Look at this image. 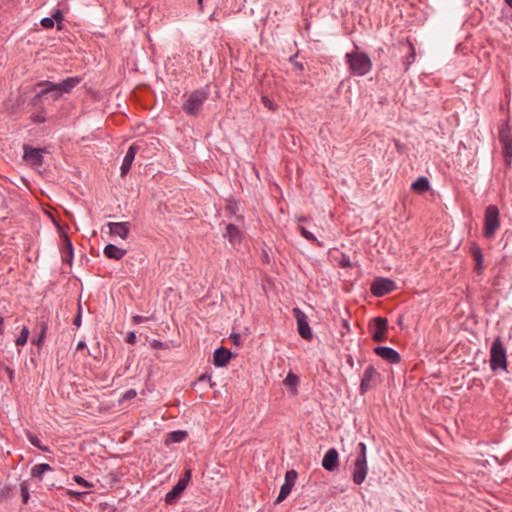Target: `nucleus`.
Wrapping results in <instances>:
<instances>
[{"instance_id": "1", "label": "nucleus", "mask_w": 512, "mask_h": 512, "mask_svg": "<svg viewBox=\"0 0 512 512\" xmlns=\"http://www.w3.org/2000/svg\"><path fill=\"white\" fill-rule=\"evenodd\" d=\"M345 61L348 71L352 76L362 77L372 70V61L365 52H360L357 44L354 43V50L346 53Z\"/></svg>"}, {"instance_id": "2", "label": "nucleus", "mask_w": 512, "mask_h": 512, "mask_svg": "<svg viewBox=\"0 0 512 512\" xmlns=\"http://www.w3.org/2000/svg\"><path fill=\"white\" fill-rule=\"evenodd\" d=\"M209 97V91L200 88L191 92L182 104V110L188 116L197 117L202 111L203 105Z\"/></svg>"}, {"instance_id": "3", "label": "nucleus", "mask_w": 512, "mask_h": 512, "mask_svg": "<svg viewBox=\"0 0 512 512\" xmlns=\"http://www.w3.org/2000/svg\"><path fill=\"white\" fill-rule=\"evenodd\" d=\"M358 455L356 456L353 463V474L352 479L353 482L357 485L362 484L368 473V464H367V447L366 444L360 442L358 444Z\"/></svg>"}, {"instance_id": "4", "label": "nucleus", "mask_w": 512, "mask_h": 512, "mask_svg": "<svg viewBox=\"0 0 512 512\" xmlns=\"http://www.w3.org/2000/svg\"><path fill=\"white\" fill-rule=\"evenodd\" d=\"M490 368L496 372L498 370H506L507 368V354L506 349L500 337H497L490 349Z\"/></svg>"}, {"instance_id": "5", "label": "nucleus", "mask_w": 512, "mask_h": 512, "mask_svg": "<svg viewBox=\"0 0 512 512\" xmlns=\"http://www.w3.org/2000/svg\"><path fill=\"white\" fill-rule=\"evenodd\" d=\"M499 209L495 205H489L485 209L483 235L487 239L495 236L500 227Z\"/></svg>"}, {"instance_id": "6", "label": "nucleus", "mask_w": 512, "mask_h": 512, "mask_svg": "<svg viewBox=\"0 0 512 512\" xmlns=\"http://www.w3.org/2000/svg\"><path fill=\"white\" fill-rule=\"evenodd\" d=\"M499 141L502 145V153L506 165L512 161V133L508 124H503L499 129Z\"/></svg>"}, {"instance_id": "7", "label": "nucleus", "mask_w": 512, "mask_h": 512, "mask_svg": "<svg viewBox=\"0 0 512 512\" xmlns=\"http://www.w3.org/2000/svg\"><path fill=\"white\" fill-rule=\"evenodd\" d=\"M396 289V283L388 278L378 277L371 283L370 291L375 297H383Z\"/></svg>"}, {"instance_id": "8", "label": "nucleus", "mask_w": 512, "mask_h": 512, "mask_svg": "<svg viewBox=\"0 0 512 512\" xmlns=\"http://www.w3.org/2000/svg\"><path fill=\"white\" fill-rule=\"evenodd\" d=\"M388 321L384 317H376L371 327V337L375 342L385 341L387 338Z\"/></svg>"}, {"instance_id": "9", "label": "nucleus", "mask_w": 512, "mask_h": 512, "mask_svg": "<svg viewBox=\"0 0 512 512\" xmlns=\"http://www.w3.org/2000/svg\"><path fill=\"white\" fill-rule=\"evenodd\" d=\"M379 373L373 365H368L363 373L360 383V393L363 395L368 390L376 386Z\"/></svg>"}, {"instance_id": "10", "label": "nucleus", "mask_w": 512, "mask_h": 512, "mask_svg": "<svg viewBox=\"0 0 512 512\" xmlns=\"http://www.w3.org/2000/svg\"><path fill=\"white\" fill-rule=\"evenodd\" d=\"M297 479V472L295 470H288L285 474V481L280 488L278 497L275 500V504H279L284 501L291 493L293 486Z\"/></svg>"}, {"instance_id": "11", "label": "nucleus", "mask_w": 512, "mask_h": 512, "mask_svg": "<svg viewBox=\"0 0 512 512\" xmlns=\"http://www.w3.org/2000/svg\"><path fill=\"white\" fill-rule=\"evenodd\" d=\"M293 312L297 321V330L299 335L305 340H311L313 335L307 321V316L299 308H294Z\"/></svg>"}, {"instance_id": "12", "label": "nucleus", "mask_w": 512, "mask_h": 512, "mask_svg": "<svg viewBox=\"0 0 512 512\" xmlns=\"http://www.w3.org/2000/svg\"><path fill=\"white\" fill-rule=\"evenodd\" d=\"M24 155L23 159L30 166H41L43 164V153L46 149L33 148L27 144L23 146Z\"/></svg>"}, {"instance_id": "13", "label": "nucleus", "mask_w": 512, "mask_h": 512, "mask_svg": "<svg viewBox=\"0 0 512 512\" xmlns=\"http://www.w3.org/2000/svg\"><path fill=\"white\" fill-rule=\"evenodd\" d=\"M374 353L383 360L391 364H398L401 361L400 354L391 347L378 346L374 348Z\"/></svg>"}, {"instance_id": "14", "label": "nucleus", "mask_w": 512, "mask_h": 512, "mask_svg": "<svg viewBox=\"0 0 512 512\" xmlns=\"http://www.w3.org/2000/svg\"><path fill=\"white\" fill-rule=\"evenodd\" d=\"M469 253L475 262L474 271L479 275L482 274L484 270V256L481 247L476 242H471L469 246Z\"/></svg>"}, {"instance_id": "15", "label": "nucleus", "mask_w": 512, "mask_h": 512, "mask_svg": "<svg viewBox=\"0 0 512 512\" xmlns=\"http://www.w3.org/2000/svg\"><path fill=\"white\" fill-rule=\"evenodd\" d=\"M339 466V454L335 448H330L324 454L322 467L329 472L335 471Z\"/></svg>"}, {"instance_id": "16", "label": "nucleus", "mask_w": 512, "mask_h": 512, "mask_svg": "<svg viewBox=\"0 0 512 512\" xmlns=\"http://www.w3.org/2000/svg\"><path fill=\"white\" fill-rule=\"evenodd\" d=\"M109 233L112 236H119L121 239L126 240L130 233L129 222H109Z\"/></svg>"}, {"instance_id": "17", "label": "nucleus", "mask_w": 512, "mask_h": 512, "mask_svg": "<svg viewBox=\"0 0 512 512\" xmlns=\"http://www.w3.org/2000/svg\"><path fill=\"white\" fill-rule=\"evenodd\" d=\"M140 147L137 143H133L126 152L124 159L121 165V176H125L131 169L132 163L134 161L136 153L139 151Z\"/></svg>"}, {"instance_id": "18", "label": "nucleus", "mask_w": 512, "mask_h": 512, "mask_svg": "<svg viewBox=\"0 0 512 512\" xmlns=\"http://www.w3.org/2000/svg\"><path fill=\"white\" fill-rule=\"evenodd\" d=\"M48 330V323L43 317L39 318L36 322L34 331L38 333L37 338L32 340V343L38 347H41L44 344L46 333Z\"/></svg>"}, {"instance_id": "19", "label": "nucleus", "mask_w": 512, "mask_h": 512, "mask_svg": "<svg viewBox=\"0 0 512 512\" xmlns=\"http://www.w3.org/2000/svg\"><path fill=\"white\" fill-rule=\"evenodd\" d=\"M232 357L230 350L220 347L213 354V363L216 367H225Z\"/></svg>"}, {"instance_id": "20", "label": "nucleus", "mask_w": 512, "mask_h": 512, "mask_svg": "<svg viewBox=\"0 0 512 512\" xmlns=\"http://www.w3.org/2000/svg\"><path fill=\"white\" fill-rule=\"evenodd\" d=\"M103 253L108 259L121 260L126 255L127 251L114 244H107L104 247Z\"/></svg>"}, {"instance_id": "21", "label": "nucleus", "mask_w": 512, "mask_h": 512, "mask_svg": "<svg viewBox=\"0 0 512 512\" xmlns=\"http://www.w3.org/2000/svg\"><path fill=\"white\" fill-rule=\"evenodd\" d=\"M186 489L184 481H179L173 486V488L166 494L165 502L166 504H174L176 500L179 498L181 493Z\"/></svg>"}, {"instance_id": "22", "label": "nucleus", "mask_w": 512, "mask_h": 512, "mask_svg": "<svg viewBox=\"0 0 512 512\" xmlns=\"http://www.w3.org/2000/svg\"><path fill=\"white\" fill-rule=\"evenodd\" d=\"M81 81L79 76L68 77L57 83V86L63 93H70Z\"/></svg>"}, {"instance_id": "23", "label": "nucleus", "mask_w": 512, "mask_h": 512, "mask_svg": "<svg viewBox=\"0 0 512 512\" xmlns=\"http://www.w3.org/2000/svg\"><path fill=\"white\" fill-rule=\"evenodd\" d=\"M62 243V261L71 264L73 260V246L67 235H64Z\"/></svg>"}, {"instance_id": "24", "label": "nucleus", "mask_w": 512, "mask_h": 512, "mask_svg": "<svg viewBox=\"0 0 512 512\" xmlns=\"http://www.w3.org/2000/svg\"><path fill=\"white\" fill-rule=\"evenodd\" d=\"M224 236L227 237L232 244H236L241 241V232L239 228L234 224H228L226 226V233Z\"/></svg>"}, {"instance_id": "25", "label": "nucleus", "mask_w": 512, "mask_h": 512, "mask_svg": "<svg viewBox=\"0 0 512 512\" xmlns=\"http://www.w3.org/2000/svg\"><path fill=\"white\" fill-rule=\"evenodd\" d=\"M38 87H43L34 97V100L40 99L47 94L52 93L53 90H56V83L50 81H40L37 84Z\"/></svg>"}, {"instance_id": "26", "label": "nucleus", "mask_w": 512, "mask_h": 512, "mask_svg": "<svg viewBox=\"0 0 512 512\" xmlns=\"http://www.w3.org/2000/svg\"><path fill=\"white\" fill-rule=\"evenodd\" d=\"M412 190L418 193H424L430 189V182L428 178L422 176L412 183Z\"/></svg>"}, {"instance_id": "27", "label": "nucleus", "mask_w": 512, "mask_h": 512, "mask_svg": "<svg viewBox=\"0 0 512 512\" xmlns=\"http://www.w3.org/2000/svg\"><path fill=\"white\" fill-rule=\"evenodd\" d=\"M407 44L409 48V54L403 60L405 71L410 68L416 59V51L414 45L410 41H408Z\"/></svg>"}, {"instance_id": "28", "label": "nucleus", "mask_w": 512, "mask_h": 512, "mask_svg": "<svg viewBox=\"0 0 512 512\" xmlns=\"http://www.w3.org/2000/svg\"><path fill=\"white\" fill-rule=\"evenodd\" d=\"M52 467L49 464L41 463L37 464L32 468V476L41 479L43 474L47 471H51Z\"/></svg>"}, {"instance_id": "29", "label": "nucleus", "mask_w": 512, "mask_h": 512, "mask_svg": "<svg viewBox=\"0 0 512 512\" xmlns=\"http://www.w3.org/2000/svg\"><path fill=\"white\" fill-rule=\"evenodd\" d=\"M298 230L300 232V234L308 241L310 242H313V243H316L319 247H322V243H320L319 241H317L316 237L314 236L313 233H311L310 231H308L306 229V227H304L303 225H298Z\"/></svg>"}, {"instance_id": "30", "label": "nucleus", "mask_w": 512, "mask_h": 512, "mask_svg": "<svg viewBox=\"0 0 512 512\" xmlns=\"http://www.w3.org/2000/svg\"><path fill=\"white\" fill-rule=\"evenodd\" d=\"M283 383L285 386L290 387L294 391H296V387L299 383V377L293 372H289L286 378L284 379Z\"/></svg>"}, {"instance_id": "31", "label": "nucleus", "mask_w": 512, "mask_h": 512, "mask_svg": "<svg viewBox=\"0 0 512 512\" xmlns=\"http://www.w3.org/2000/svg\"><path fill=\"white\" fill-rule=\"evenodd\" d=\"M187 432L182 430L173 431L168 436V441L172 443H179L185 440Z\"/></svg>"}, {"instance_id": "32", "label": "nucleus", "mask_w": 512, "mask_h": 512, "mask_svg": "<svg viewBox=\"0 0 512 512\" xmlns=\"http://www.w3.org/2000/svg\"><path fill=\"white\" fill-rule=\"evenodd\" d=\"M30 331L27 326H23L20 332V335L16 338L15 344L16 346H24L27 343Z\"/></svg>"}, {"instance_id": "33", "label": "nucleus", "mask_w": 512, "mask_h": 512, "mask_svg": "<svg viewBox=\"0 0 512 512\" xmlns=\"http://www.w3.org/2000/svg\"><path fill=\"white\" fill-rule=\"evenodd\" d=\"M28 439H29L30 443L33 446L37 447L38 449H40L42 451H48V447L47 446H43L41 444L40 439L36 435L29 433L28 434Z\"/></svg>"}, {"instance_id": "34", "label": "nucleus", "mask_w": 512, "mask_h": 512, "mask_svg": "<svg viewBox=\"0 0 512 512\" xmlns=\"http://www.w3.org/2000/svg\"><path fill=\"white\" fill-rule=\"evenodd\" d=\"M88 494V492L86 491H76V490H72V489H67L66 490V495L69 496L70 499H74V500H82L83 496Z\"/></svg>"}, {"instance_id": "35", "label": "nucleus", "mask_w": 512, "mask_h": 512, "mask_svg": "<svg viewBox=\"0 0 512 512\" xmlns=\"http://www.w3.org/2000/svg\"><path fill=\"white\" fill-rule=\"evenodd\" d=\"M73 480L80 486L84 488H93L94 484L92 482L87 481L80 475H74Z\"/></svg>"}, {"instance_id": "36", "label": "nucleus", "mask_w": 512, "mask_h": 512, "mask_svg": "<svg viewBox=\"0 0 512 512\" xmlns=\"http://www.w3.org/2000/svg\"><path fill=\"white\" fill-rule=\"evenodd\" d=\"M20 490H21V499H22V502L24 504H27L28 503V500H29V490H28V487L25 483H22L20 485Z\"/></svg>"}, {"instance_id": "37", "label": "nucleus", "mask_w": 512, "mask_h": 512, "mask_svg": "<svg viewBox=\"0 0 512 512\" xmlns=\"http://www.w3.org/2000/svg\"><path fill=\"white\" fill-rule=\"evenodd\" d=\"M338 264L342 268H350L352 267V263L350 261L349 256L342 254L340 259L338 260Z\"/></svg>"}, {"instance_id": "38", "label": "nucleus", "mask_w": 512, "mask_h": 512, "mask_svg": "<svg viewBox=\"0 0 512 512\" xmlns=\"http://www.w3.org/2000/svg\"><path fill=\"white\" fill-rule=\"evenodd\" d=\"M226 209L229 213L236 214V212L238 210L237 202L233 199L228 200Z\"/></svg>"}, {"instance_id": "39", "label": "nucleus", "mask_w": 512, "mask_h": 512, "mask_svg": "<svg viewBox=\"0 0 512 512\" xmlns=\"http://www.w3.org/2000/svg\"><path fill=\"white\" fill-rule=\"evenodd\" d=\"M52 19L55 22H57L58 24V29H61V26H60V22L63 20V14H62V11L57 9L53 14H52Z\"/></svg>"}, {"instance_id": "40", "label": "nucleus", "mask_w": 512, "mask_h": 512, "mask_svg": "<svg viewBox=\"0 0 512 512\" xmlns=\"http://www.w3.org/2000/svg\"><path fill=\"white\" fill-rule=\"evenodd\" d=\"M41 25L45 28V29H51L54 27L55 23L52 19V17H45L41 20Z\"/></svg>"}, {"instance_id": "41", "label": "nucleus", "mask_w": 512, "mask_h": 512, "mask_svg": "<svg viewBox=\"0 0 512 512\" xmlns=\"http://www.w3.org/2000/svg\"><path fill=\"white\" fill-rule=\"evenodd\" d=\"M137 395V392L136 390L134 389H129L127 390L124 394H123V399L124 400H131L133 398H135Z\"/></svg>"}, {"instance_id": "42", "label": "nucleus", "mask_w": 512, "mask_h": 512, "mask_svg": "<svg viewBox=\"0 0 512 512\" xmlns=\"http://www.w3.org/2000/svg\"><path fill=\"white\" fill-rule=\"evenodd\" d=\"M31 119L34 123H37V124L44 123L46 121L45 116L42 114H33L31 116Z\"/></svg>"}, {"instance_id": "43", "label": "nucleus", "mask_w": 512, "mask_h": 512, "mask_svg": "<svg viewBox=\"0 0 512 512\" xmlns=\"http://www.w3.org/2000/svg\"><path fill=\"white\" fill-rule=\"evenodd\" d=\"M192 472L190 469L186 470L184 475L179 479V481H184L185 486L187 487L190 479H191Z\"/></svg>"}, {"instance_id": "44", "label": "nucleus", "mask_w": 512, "mask_h": 512, "mask_svg": "<svg viewBox=\"0 0 512 512\" xmlns=\"http://www.w3.org/2000/svg\"><path fill=\"white\" fill-rule=\"evenodd\" d=\"M51 94V97L54 101H57L61 98L63 92L58 88V86L56 85V90H53Z\"/></svg>"}, {"instance_id": "45", "label": "nucleus", "mask_w": 512, "mask_h": 512, "mask_svg": "<svg viewBox=\"0 0 512 512\" xmlns=\"http://www.w3.org/2000/svg\"><path fill=\"white\" fill-rule=\"evenodd\" d=\"M230 340H231V342H232L234 345L239 346V345H240V341H241V336H240V334H238V333H232V334L230 335Z\"/></svg>"}, {"instance_id": "46", "label": "nucleus", "mask_w": 512, "mask_h": 512, "mask_svg": "<svg viewBox=\"0 0 512 512\" xmlns=\"http://www.w3.org/2000/svg\"><path fill=\"white\" fill-rule=\"evenodd\" d=\"M147 320H148L147 317H144V316H141V315H135V316L132 317L133 324H140V323L145 322Z\"/></svg>"}, {"instance_id": "47", "label": "nucleus", "mask_w": 512, "mask_h": 512, "mask_svg": "<svg viewBox=\"0 0 512 512\" xmlns=\"http://www.w3.org/2000/svg\"><path fill=\"white\" fill-rule=\"evenodd\" d=\"M136 339H137V337H136L135 332L131 331L127 335L126 342L133 345L136 343Z\"/></svg>"}, {"instance_id": "48", "label": "nucleus", "mask_w": 512, "mask_h": 512, "mask_svg": "<svg viewBox=\"0 0 512 512\" xmlns=\"http://www.w3.org/2000/svg\"><path fill=\"white\" fill-rule=\"evenodd\" d=\"M262 102H263V104H264L266 107H268L269 109L274 110V107L272 106V102L268 99V97L263 96V97H262Z\"/></svg>"}, {"instance_id": "49", "label": "nucleus", "mask_w": 512, "mask_h": 512, "mask_svg": "<svg viewBox=\"0 0 512 512\" xmlns=\"http://www.w3.org/2000/svg\"><path fill=\"white\" fill-rule=\"evenodd\" d=\"M73 324L76 326V327H80L81 325V311L79 310L77 316L74 318L73 320Z\"/></svg>"}, {"instance_id": "50", "label": "nucleus", "mask_w": 512, "mask_h": 512, "mask_svg": "<svg viewBox=\"0 0 512 512\" xmlns=\"http://www.w3.org/2000/svg\"><path fill=\"white\" fill-rule=\"evenodd\" d=\"M151 345L155 349H160V348L164 347V344L161 341H159V340H153Z\"/></svg>"}, {"instance_id": "51", "label": "nucleus", "mask_w": 512, "mask_h": 512, "mask_svg": "<svg viewBox=\"0 0 512 512\" xmlns=\"http://www.w3.org/2000/svg\"><path fill=\"white\" fill-rule=\"evenodd\" d=\"M210 380H211V376H210V375H207V374H203V375H201V376H200V378H199V381H202V382H204V381H210Z\"/></svg>"}, {"instance_id": "52", "label": "nucleus", "mask_w": 512, "mask_h": 512, "mask_svg": "<svg viewBox=\"0 0 512 512\" xmlns=\"http://www.w3.org/2000/svg\"><path fill=\"white\" fill-rule=\"evenodd\" d=\"M85 347H86V343L84 341H79L76 349L81 350V349H84Z\"/></svg>"}, {"instance_id": "53", "label": "nucleus", "mask_w": 512, "mask_h": 512, "mask_svg": "<svg viewBox=\"0 0 512 512\" xmlns=\"http://www.w3.org/2000/svg\"><path fill=\"white\" fill-rule=\"evenodd\" d=\"M342 327L346 330V331H349L350 330V327H349V324H348V321L347 320H342Z\"/></svg>"}, {"instance_id": "54", "label": "nucleus", "mask_w": 512, "mask_h": 512, "mask_svg": "<svg viewBox=\"0 0 512 512\" xmlns=\"http://www.w3.org/2000/svg\"><path fill=\"white\" fill-rule=\"evenodd\" d=\"M3 324H4V320L2 317H0V334H3L4 333V327H3Z\"/></svg>"}, {"instance_id": "55", "label": "nucleus", "mask_w": 512, "mask_h": 512, "mask_svg": "<svg viewBox=\"0 0 512 512\" xmlns=\"http://www.w3.org/2000/svg\"><path fill=\"white\" fill-rule=\"evenodd\" d=\"M307 221V218L306 217H299L298 218V222L301 223V222H306Z\"/></svg>"}, {"instance_id": "56", "label": "nucleus", "mask_w": 512, "mask_h": 512, "mask_svg": "<svg viewBox=\"0 0 512 512\" xmlns=\"http://www.w3.org/2000/svg\"><path fill=\"white\" fill-rule=\"evenodd\" d=\"M200 9L203 8V0H197Z\"/></svg>"}, {"instance_id": "57", "label": "nucleus", "mask_w": 512, "mask_h": 512, "mask_svg": "<svg viewBox=\"0 0 512 512\" xmlns=\"http://www.w3.org/2000/svg\"><path fill=\"white\" fill-rule=\"evenodd\" d=\"M505 2L510 8H512V0H505Z\"/></svg>"}, {"instance_id": "58", "label": "nucleus", "mask_w": 512, "mask_h": 512, "mask_svg": "<svg viewBox=\"0 0 512 512\" xmlns=\"http://www.w3.org/2000/svg\"><path fill=\"white\" fill-rule=\"evenodd\" d=\"M347 362L350 364V366H353V359H352V357H349Z\"/></svg>"}, {"instance_id": "59", "label": "nucleus", "mask_w": 512, "mask_h": 512, "mask_svg": "<svg viewBox=\"0 0 512 512\" xmlns=\"http://www.w3.org/2000/svg\"><path fill=\"white\" fill-rule=\"evenodd\" d=\"M8 372H9L10 379H12V377H13V370L8 369Z\"/></svg>"}]
</instances>
